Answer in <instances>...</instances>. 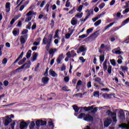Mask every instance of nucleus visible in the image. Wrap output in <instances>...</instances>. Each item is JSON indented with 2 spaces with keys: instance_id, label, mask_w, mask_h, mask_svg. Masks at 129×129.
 <instances>
[{
  "instance_id": "nucleus-1",
  "label": "nucleus",
  "mask_w": 129,
  "mask_h": 129,
  "mask_svg": "<svg viewBox=\"0 0 129 129\" xmlns=\"http://www.w3.org/2000/svg\"><path fill=\"white\" fill-rule=\"evenodd\" d=\"M52 39H53V35L52 34H50L48 35V41H47V39L46 37H44L43 39L42 43H43V44L46 45L47 43V44L46 46V49L47 51H48V50L50 48Z\"/></svg>"
},
{
  "instance_id": "nucleus-2",
  "label": "nucleus",
  "mask_w": 129,
  "mask_h": 129,
  "mask_svg": "<svg viewBox=\"0 0 129 129\" xmlns=\"http://www.w3.org/2000/svg\"><path fill=\"white\" fill-rule=\"evenodd\" d=\"M13 117H14V115L13 114H11L10 115V117L9 116H6V119L4 122V125L5 126H7L10 122L12 121V119L11 118H13Z\"/></svg>"
},
{
  "instance_id": "nucleus-3",
  "label": "nucleus",
  "mask_w": 129,
  "mask_h": 129,
  "mask_svg": "<svg viewBox=\"0 0 129 129\" xmlns=\"http://www.w3.org/2000/svg\"><path fill=\"white\" fill-rule=\"evenodd\" d=\"M36 125L37 127L39 128L40 125L43 126L47 124V121L43 120H38L35 122Z\"/></svg>"
},
{
  "instance_id": "nucleus-4",
  "label": "nucleus",
  "mask_w": 129,
  "mask_h": 129,
  "mask_svg": "<svg viewBox=\"0 0 129 129\" xmlns=\"http://www.w3.org/2000/svg\"><path fill=\"white\" fill-rule=\"evenodd\" d=\"M57 51V49L56 48H51L50 49H49V57L52 58H53V56H54L55 53L56 51Z\"/></svg>"
},
{
  "instance_id": "nucleus-5",
  "label": "nucleus",
  "mask_w": 129,
  "mask_h": 129,
  "mask_svg": "<svg viewBox=\"0 0 129 129\" xmlns=\"http://www.w3.org/2000/svg\"><path fill=\"white\" fill-rule=\"evenodd\" d=\"M84 120L85 121L91 122H93L94 121L93 117L91 114H86L84 118Z\"/></svg>"
},
{
  "instance_id": "nucleus-6",
  "label": "nucleus",
  "mask_w": 129,
  "mask_h": 129,
  "mask_svg": "<svg viewBox=\"0 0 129 129\" xmlns=\"http://www.w3.org/2000/svg\"><path fill=\"white\" fill-rule=\"evenodd\" d=\"M118 114H119V118L122 120L125 119V116L124 112L123 110H122V109H120L118 112Z\"/></svg>"
},
{
  "instance_id": "nucleus-7",
  "label": "nucleus",
  "mask_w": 129,
  "mask_h": 129,
  "mask_svg": "<svg viewBox=\"0 0 129 129\" xmlns=\"http://www.w3.org/2000/svg\"><path fill=\"white\" fill-rule=\"evenodd\" d=\"M112 120L110 118H107L105 120V121L104 122V127H108L109 125L111 123Z\"/></svg>"
},
{
  "instance_id": "nucleus-8",
  "label": "nucleus",
  "mask_w": 129,
  "mask_h": 129,
  "mask_svg": "<svg viewBox=\"0 0 129 129\" xmlns=\"http://www.w3.org/2000/svg\"><path fill=\"white\" fill-rule=\"evenodd\" d=\"M25 38H27L28 35H24L21 36L20 42H21V43L22 44H25L26 42V40H25Z\"/></svg>"
},
{
  "instance_id": "nucleus-9",
  "label": "nucleus",
  "mask_w": 129,
  "mask_h": 129,
  "mask_svg": "<svg viewBox=\"0 0 129 129\" xmlns=\"http://www.w3.org/2000/svg\"><path fill=\"white\" fill-rule=\"evenodd\" d=\"M27 123L24 121H22L20 122V129H26L27 127Z\"/></svg>"
},
{
  "instance_id": "nucleus-10",
  "label": "nucleus",
  "mask_w": 129,
  "mask_h": 129,
  "mask_svg": "<svg viewBox=\"0 0 129 129\" xmlns=\"http://www.w3.org/2000/svg\"><path fill=\"white\" fill-rule=\"evenodd\" d=\"M31 64V61H27V62H25L24 64H23L22 66L23 67V69L25 67V69L26 70H27L30 69Z\"/></svg>"
},
{
  "instance_id": "nucleus-11",
  "label": "nucleus",
  "mask_w": 129,
  "mask_h": 129,
  "mask_svg": "<svg viewBox=\"0 0 129 129\" xmlns=\"http://www.w3.org/2000/svg\"><path fill=\"white\" fill-rule=\"evenodd\" d=\"M86 13H87L86 17L89 18L91 15H93L94 14L93 9L87 10Z\"/></svg>"
},
{
  "instance_id": "nucleus-12",
  "label": "nucleus",
  "mask_w": 129,
  "mask_h": 129,
  "mask_svg": "<svg viewBox=\"0 0 129 129\" xmlns=\"http://www.w3.org/2000/svg\"><path fill=\"white\" fill-rule=\"evenodd\" d=\"M63 53L60 54L58 55V57L56 59V63L57 64H60V62L61 61L62 59L64 58V57H63Z\"/></svg>"
},
{
  "instance_id": "nucleus-13",
  "label": "nucleus",
  "mask_w": 129,
  "mask_h": 129,
  "mask_svg": "<svg viewBox=\"0 0 129 129\" xmlns=\"http://www.w3.org/2000/svg\"><path fill=\"white\" fill-rule=\"evenodd\" d=\"M100 34L98 33V31L97 30V31L94 32L92 34H91L89 36H88V38H91L93 37V36H95V38H97L99 36Z\"/></svg>"
},
{
  "instance_id": "nucleus-14",
  "label": "nucleus",
  "mask_w": 129,
  "mask_h": 129,
  "mask_svg": "<svg viewBox=\"0 0 129 129\" xmlns=\"http://www.w3.org/2000/svg\"><path fill=\"white\" fill-rule=\"evenodd\" d=\"M49 80V78L43 77L41 79V81L43 84H47Z\"/></svg>"
},
{
  "instance_id": "nucleus-15",
  "label": "nucleus",
  "mask_w": 129,
  "mask_h": 129,
  "mask_svg": "<svg viewBox=\"0 0 129 129\" xmlns=\"http://www.w3.org/2000/svg\"><path fill=\"white\" fill-rule=\"evenodd\" d=\"M11 10V3L10 2L6 3V12H10Z\"/></svg>"
},
{
  "instance_id": "nucleus-16",
  "label": "nucleus",
  "mask_w": 129,
  "mask_h": 129,
  "mask_svg": "<svg viewBox=\"0 0 129 129\" xmlns=\"http://www.w3.org/2000/svg\"><path fill=\"white\" fill-rule=\"evenodd\" d=\"M95 82H97L100 85L104 87V84L101 83V79L100 78L97 77L95 79Z\"/></svg>"
},
{
  "instance_id": "nucleus-17",
  "label": "nucleus",
  "mask_w": 129,
  "mask_h": 129,
  "mask_svg": "<svg viewBox=\"0 0 129 129\" xmlns=\"http://www.w3.org/2000/svg\"><path fill=\"white\" fill-rule=\"evenodd\" d=\"M73 108L74 110L75 111V113H78L79 112L80 109H82L83 107H78V106L77 105H74L73 106Z\"/></svg>"
},
{
  "instance_id": "nucleus-18",
  "label": "nucleus",
  "mask_w": 129,
  "mask_h": 129,
  "mask_svg": "<svg viewBox=\"0 0 129 129\" xmlns=\"http://www.w3.org/2000/svg\"><path fill=\"white\" fill-rule=\"evenodd\" d=\"M78 22V20L75 17H73L71 21V23L73 26L77 24Z\"/></svg>"
},
{
  "instance_id": "nucleus-19",
  "label": "nucleus",
  "mask_w": 129,
  "mask_h": 129,
  "mask_svg": "<svg viewBox=\"0 0 129 129\" xmlns=\"http://www.w3.org/2000/svg\"><path fill=\"white\" fill-rule=\"evenodd\" d=\"M49 73L51 74V76L53 77H57L58 75L56 73V72L54 71H53V69H50L49 70Z\"/></svg>"
},
{
  "instance_id": "nucleus-20",
  "label": "nucleus",
  "mask_w": 129,
  "mask_h": 129,
  "mask_svg": "<svg viewBox=\"0 0 129 129\" xmlns=\"http://www.w3.org/2000/svg\"><path fill=\"white\" fill-rule=\"evenodd\" d=\"M94 107V105H92L91 106H89V107H83V108H84V110L85 111H89L90 110H92L93 109V108Z\"/></svg>"
},
{
  "instance_id": "nucleus-21",
  "label": "nucleus",
  "mask_w": 129,
  "mask_h": 129,
  "mask_svg": "<svg viewBox=\"0 0 129 129\" xmlns=\"http://www.w3.org/2000/svg\"><path fill=\"white\" fill-rule=\"evenodd\" d=\"M24 51H22L21 53V54L19 55V56L18 57V58L13 63L14 64H16L21 58H22L24 56Z\"/></svg>"
},
{
  "instance_id": "nucleus-22",
  "label": "nucleus",
  "mask_w": 129,
  "mask_h": 129,
  "mask_svg": "<svg viewBox=\"0 0 129 129\" xmlns=\"http://www.w3.org/2000/svg\"><path fill=\"white\" fill-rule=\"evenodd\" d=\"M36 14H37V13L34 12L33 11H30L28 12V13H27V14H26V16L27 17H28L32 16V15H34L35 16Z\"/></svg>"
},
{
  "instance_id": "nucleus-23",
  "label": "nucleus",
  "mask_w": 129,
  "mask_h": 129,
  "mask_svg": "<svg viewBox=\"0 0 129 129\" xmlns=\"http://www.w3.org/2000/svg\"><path fill=\"white\" fill-rule=\"evenodd\" d=\"M57 38L58 40H60V38L59 37V30L57 29L55 32V35L54 36V39Z\"/></svg>"
},
{
  "instance_id": "nucleus-24",
  "label": "nucleus",
  "mask_w": 129,
  "mask_h": 129,
  "mask_svg": "<svg viewBox=\"0 0 129 129\" xmlns=\"http://www.w3.org/2000/svg\"><path fill=\"white\" fill-rule=\"evenodd\" d=\"M79 50L81 52H84L87 51V48L84 45H82L79 47Z\"/></svg>"
},
{
  "instance_id": "nucleus-25",
  "label": "nucleus",
  "mask_w": 129,
  "mask_h": 129,
  "mask_svg": "<svg viewBox=\"0 0 129 129\" xmlns=\"http://www.w3.org/2000/svg\"><path fill=\"white\" fill-rule=\"evenodd\" d=\"M31 53H32V50H30V49L28 50V52H27L26 53V57L27 59H29L30 58V57L31 56Z\"/></svg>"
},
{
  "instance_id": "nucleus-26",
  "label": "nucleus",
  "mask_w": 129,
  "mask_h": 129,
  "mask_svg": "<svg viewBox=\"0 0 129 129\" xmlns=\"http://www.w3.org/2000/svg\"><path fill=\"white\" fill-rule=\"evenodd\" d=\"M107 60L105 59L103 64V70H104V71H106V70H107Z\"/></svg>"
},
{
  "instance_id": "nucleus-27",
  "label": "nucleus",
  "mask_w": 129,
  "mask_h": 129,
  "mask_svg": "<svg viewBox=\"0 0 129 129\" xmlns=\"http://www.w3.org/2000/svg\"><path fill=\"white\" fill-rule=\"evenodd\" d=\"M33 61H35V60H37V57H38V52H33Z\"/></svg>"
},
{
  "instance_id": "nucleus-28",
  "label": "nucleus",
  "mask_w": 129,
  "mask_h": 129,
  "mask_svg": "<svg viewBox=\"0 0 129 129\" xmlns=\"http://www.w3.org/2000/svg\"><path fill=\"white\" fill-rule=\"evenodd\" d=\"M26 59H27L26 58L24 57L22 60H21L20 61H19L18 64L19 66L23 64L25 62Z\"/></svg>"
},
{
  "instance_id": "nucleus-29",
  "label": "nucleus",
  "mask_w": 129,
  "mask_h": 129,
  "mask_svg": "<svg viewBox=\"0 0 129 129\" xmlns=\"http://www.w3.org/2000/svg\"><path fill=\"white\" fill-rule=\"evenodd\" d=\"M129 23V18H127L126 20H124L121 23V26H124L126 24H128Z\"/></svg>"
},
{
  "instance_id": "nucleus-30",
  "label": "nucleus",
  "mask_w": 129,
  "mask_h": 129,
  "mask_svg": "<svg viewBox=\"0 0 129 129\" xmlns=\"http://www.w3.org/2000/svg\"><path fill=\"white\" fill-rule=\"evenodd\" d=\"M83 13H79L76 14V15H75V17L81 19V18L83 16Z\"/></svg>"
},
{
  "instance_id": "nucleus-31",
  "label": "nucleus",
  "mask_w": 129,
  "mask_h": 129,
  "mask_svg": "<svg viewBox=\"0 0 129 129\" xmlns=\"http://www.w3.org/2000/svg\"><path fill=\"white\" fill-rule=\"evenodd\" d=\"M50 121L48 122L49 125L51 127L52 129H54V123H53V121L51 119H50Z\"/></svg>"
},
{
  "instance_id": "nucleus-32",
  "label": "nucleus",
  "mask_w": 129,
  "mask_h": 129,
  "mask_svg": "<svg viewBox=\"0 0 129 129\" xmlns=\"http://www.w3.org/2000/svg\"><path fill=\"white\" fill-rule=\"evenodd\" d=\"M35 126V124L34 121H32L30 123V125L29 126V128L30 129H34Z\"/></svg>"
},
{
  "instance_id": "nucleus-33",
  "label": "nucleus",
  "mask_w": 129,
  "mask_h": 129,
  "mask_svg": "<svg viewBox=\"0 0 129 129\" xmlns=\"http://www.w3.org/2000/svg\"><path fill=\"white\" fill-rule=\"evenodd\" d=\"M86 115V114L84 113H81V114H80V115L78 116V118L79 119H81L83 118L84 119V117H85V115Z\"/></svg>"
},
{
  "instance_id": "nucleus-34",
  "label": "nucleus",
  "mask_w": 129,
  "mask_h": 129,
  "mask_svg": "<svg viewBox=\"0 0 129 129\" xmlns=\"http://www.w3.org/2000/svg\"><path fill=\"white\" fill-rule=\"evenodd\" d=\"M49 4L50 3L48 2L46 6L44 7V10H46L47 12H49Z\"/></svg>"
},
{
  "instance_id": "nucleus-35",
  "label": "nucleus",
  "mask_w": 129,
  "mask_h": 129,
  "mask_svg": "<svg viewBox=\"0 0 129 129\" xmlns=\"http://www.w3.org/2000/svg\"><path fill=\"white\" fill-rule=\"evenodd\" d=\"M93 30L94 29L92 28L88 29L87 30V36H89V35L93 32Z\"/></svg>"
},
{
  "instance_id": "nucleus-36",
  "label": "nucleus",
  "mask_w": 129,
  "mask_h": 129,
  "mask_svg": "<svg viewBox=\"0 0 129 129\" xmlns=\"http://www.w3.org/2000/svg\"><path fill=\"white\" fill-rule=\"evenodd\" d=\"M120 69H121V71L123 72H127L128 70V68L126 66H120Z\"/></svg>"
},
{
  "instance_id": "nucleus-37",
  "label": "nucleus",
  "mask_w": 129,
  "mask_h": 129,
  "mask_svg": "<svg viewBox=\"0 0 129 129\" xmlns=\"http://www.w3.org/2000/svg\"><path fill=\"white\" fill-rule=\"evenodd\" d=\"M114 24V22H112L111 23L109 24V25L106 26L104 28V30H106L107 29H108L109 27H111L113 24Z\"/></svg>"
},
{
  "instance_id": "nucleus-38",
  "label": "nucleus",
  "mask_w": 129,
  "mask_h": 129,
  "mask_svg": "<svg viewBox=\"0 0 129 129\" xmlns=\"http://www.w3.org/2000/svg\"><path fill=\"white\" fill-rule=\"evenodd\" d=\"M105 60V55L103 54L100 56V61L101 63H102Z\"/></svg>"
},
{
  "instance_id": "nucleus-39",
  "label": "nucleus",
  "mask_w": 129,
  "mask_h": 129,
  "mask_svg": "<svg viewBox=\"0 0 129 129\" xmlns=\"http://www.w3.org/2000/svg\"><path fill=\"white\" fill-rule=\"evenodd\" d=\"M82 81L81 80H79L78 82V83H77V86L76 87V89H78V86H81L82 85Z\"/></svg>"
},
{
  "instance_id": "nucleus-40",
  "label": "nucleus",
  "mask_w": 129,
  "mask_h": 129,
  "mask_svg": "<svg viewBox=\"0 0 129 129\" xmlns=\"http://www.w3.org/2000/svg\"><path fill=\"white\" fill-rule=\"evenodd\" d=\"M31 25H32L31 22H28V25H26V28L27 29L30 30Z\"/></svg>"
},
{
  "instance_id": "nucleus-41",
  "label": "nucleus",
  "mask_w": 129,
  "mask_h": 129,
  "mask_svg": "<svg viewBox=\"0 0 129 129\" xmlns=\"http://www.w3.org/2000/svg\"><path fill=\"white\" fill-rule=\"evenodd\" d=\"M54 24H55V22L54 20H52L50 22V25L51 26V28L52 29L54 28Z\"/></svg>"
},
{
  "instance_id": "nucleus-42",
  "label": "nucleus",
  "mask_w": 129,
  "mask_h": 129,
  "mask_svg": "<svg viewBox=\"0 0 129 129\" xmlns=\"http://www.w3.org/2000/svg\"><path fill=\"white\" fill-rule=\"evenodd\" d=\"M110 61L111 62V64H112V66H113V67L116 66V62H115V60L113 59H110Z\"/></svg>"
},
{
  "instance_id": "nucleus-43",
  "label": "nucleus",
  "mask_w": 129,
  "mask_h": 129,
  "mask_svg": "<svg viewBox=\"0 0 129 129\" xmlns=\"http://www.w3.org/2000/svg\"><path fill=\"white\" fill-rule=\"evenodd\" d=\"M21 16H22V14H18V15H15L13 19L17 21L19 18L21 17Z\"/></svg>"
},
{
  "instance_id": "nucleus-44",
  "label": "nucleus",
  "mask_w": 129,
  "mask_h": 129,
  "mask_svg": "<svg viewBox=\"0 0 129 129\" xmlns=\"http://www.w3.org/2000/svg\"><path fill=\"white\" fill-rule=\"evenodd\" d=\"M100 18V16L96 17L92 19V21H93V22L95 23L98 20H99Z\"/></svg>"
},
{
  "instance_id": "nucleus-45",
  "label": "nucleus",
  "mask_w": 129,
  "mask_h": 129,
  "mask_svg": "<svg viewBox=\"0 0 129 129\" xmlns=\"http://www.w3.org/2000/svg\"><path fill=\"white\" fill-rule=\"evenodd\" d=\"M32 17H27L26 18V19L25 20V22L28 23L32 20Z\"/></svg>"
},
{
  "instance_id": "nucleus-46",
  "label": "nucleus",
  "mask_w": 129,
  "mask_h": 129,
  "mask_svg": "<svg viewBox=\"0 0 129 129\" xmlns=\"http://www.w3.org/2000/svg\"><path fill=\"white\" fill-rule=\"evenodd\" d=\"M100 24H101V20H99L97 21H96L95 23H94V25L97 27Z\"/></svg>"
},
{
  "instance_id": "nucleus-47",
  "label": "nucleus",
  "mask_w": 129,
  "mask_h": 129,
  "mask_svg": "<svg viewBox=\"0 0 129 129\" xmlns=\"http://www.w3.org/2000/svg\"><path fill=\"white\" fill-rule=\"evenodd\" d=\"M105 6V4L104 3H102L100 5H99V8L100 9H103Z\"/></svg>"
},
{
  "instance_id": "nucleus-48",
  "label": "nucleus",
  "mask_w": 129,
  "mask_h": 129,
  "mask_svg": "<svg viewBox=\"0 0 129 129\" xmlns=\"http://www.w3.org/2000/svg\"><path fill=\"white\" fill-rule=\"evenodd\" d=\"M70 0H67L66 4V7L69 8L70 7L71 2H70Z\"/></svg>"
},
{
  "instance_id": "nucleus-49",
  "label": "nucleus",
  "mask_w": 129,
  "mask_h": 129,
  "mask_svg": "<svg viewBox=\"0 0 129 129\" xmlns=\"http://www.w3.org/2000/svg\"><path fill=\"white\" fill-rule=\"evenodd\" d=\"M76 12L75 11V7H73V8L72 9V10H71L69 12V14L72 15L74 14V13H75Z\"/></svg>"
},
{
  "instance_id": "nucleus-50",
  "label": "nucleus",
  "mask_w": 129,
  "mask_h": 129,
  "mask_svg": "<svg viewBox=\"0 0 129 129\" xmlns=\"http://www.w3.org/2000/svg\"><path fill=\"white\" fill-rule=\"evenodd\" d=\"M111 71H112V66H109V67H108V69H107V72L109 74H111Z\"/></svg>"
},
{
  "instance_id": "nucleus-51",
  "label": "nucleus",
  "mask_w": 129,
  "mask_h": 129,
  "mask_svg": "<svg viewBox=\"0 0 129 129\" xmlns=\"http://www.w3.org/2000/svg\"><path fill=\"white\" fill-rule=\"evenodd\" d=\"M23 69H23V66H21L20 67L16 69L15 71L16 72H21V70H23Z\"/></svg>"
},
{
  "instance_id": "nucleus-52",
  "label": "nucleus",
  "mask_w": 129,
  "mask_h": 129,
  "mask_svg": "<svg viewBox=\"0 0 129 129\" xmlns=\"http://www.w3.org/2000/svg\"><path fill=\"white\" fill-rule=\"evenodd\" d=\"M88 37V35L87 34H83L82 35L79 36V38L84 39L85 38H87Z\"/></svg>"
},
{
  "instance_id": "nucleus-53",
  "label": "nucleus",
  "mask_w": 129,
  "mask_h": 129,
  "mask_svg": "<svg viewBox=\"0 0 129 129\" xmlns=\"http://www.w3.org/2000/svg\"><path fill=\"white\" fill-rule=\"evenodd\" d=\"M128 12H129V8H128L125 9V10L122 11V14L124 15Z\"/></svg>"
},
{
  "instance_id": "nucleus-54",
  "label": "nucleus",
  "mask_w": 129,
  "mask_h": 129,
  "mask_svg": "<svg viewBox=\"0 0 129 129\" xmlns=\"http://www.w3.org/2000/svg\"><path fill=\"white\" fill-rule=\"evenodd\" d=\"M98 108V107H95L94 108H93V110H91V112L93 113H95L97 111Z\"/></svg>"
},
{
  "instance_id": "nucleus-55",
  "label": "nucleus",
  "mask_w": 129,
  "mask_h": 129,
  "mask_svg": "<svg viewBox=\"0 0 129 129\" xmlns=\"http://www.w3.org/2000/svg\"><path fill=\"white\" fill-rule=\"evenodd\" d=\"M8 62V59L7 58H5L3 59L2 63L3 64H6Z\"/></svg>"
},
{
  "instance_id": "nucleus-56",
  "label": "nucleus",
  "mask_w": 129,
  "mask_h": 129,
  "mask_svg": "<svg viewBox=\"0 0 129 129\" xmlns=\"http://www.w3.org/2000/svg\"><path fill=\"white\" fill-rule=\"evenodd\" d=\"M36 28H37V24H36V23L34 22L33 23V25L32 26V28H31L32 30H33L35 29Z\"/></svg>"
},
{
  "instance_id": "nucleus-57",
  "label": "nucleus",
  "mask_w": 129,
  "mask_h": 129,
  "mask_svg": "<svg viewBox=\"0 0 129 129\" xmlns=\"http://www.w3.org/2000/svg\"><path fill=\"white\" fill-rule=\"evenodd\" d=\"M64 80L65 82H68L70 80V78L69 77V76H67L65 78H64Z\"/></svg>"
},
{
  "instance_id": "nucleus-58",
  "label": "nucleus",
  "mask_w": 129,
  "mask_h": 129,
  "mask_svg": "<svg viewBox=\"0 0 129 129\" xmlns=\"http://www.w3.org/2000/svg\"><path fill=\"white\" fill-rule=\"evenodd\" d=\"M79 59L82 61V63H84L86 61V59H84V57L83 56L80 57Z\"/></svg>"
},
{
  "instance_id": "nucleus-59",
  "label": "nucleus",
  "mask_w": 129,
  "mask_h": 129,
  "mask_svg": "<svg viewBox=\"0 0 129 129\" xmlns=\"http://www.w3.org/2000/svg\"><path fill=\"white\" fill-rule=\"evenodd\" d=\"M83 9V5H80L78 9H77V11H78L79 12H81L82 10Z\"/></svg>"
},
{
  "instance_id": "nucleus-60",
  "label": "nucleus",
  "mask_w": 129,
  "mask_h": 129,
  "mask_svg": "<svg viewBox=\"0 0 129 129\" xmlns=\"http://www.w3.org/2000/svg\"><path fill=\"white\" fill-rule=\"evenodd\" d=\"M28 32V30L24 29V30H23V31H22V34L25 35V34H27Z\"/></svg>"
},
{
  "instance_id": "nucleus-61",
  "label": "nucleus",
  "mask_w": 129,
  "mask_h": 129,
  "mask_svg": "<svg viewBox=\"0 0 129 129\" xmlns=\"http://www.w3.org/2000/svg\"><path fill=\"white\" fill-rule=\"evenodd\" d=\"M103 97L104 99H108L109 98V96L108 94H103Z\"/></svg>"
},
{
  "instance_id": "nucleus-62",
  "label": "nucleus",
  "mask_w": 129,
  "mask_h": 129,
  "mask_svg": "<svg viewBox=\"0 0 129 129\" xmlns=\"http://www.w3.org/2000/svg\"><path fill=\"white\" fill-rule=\"evenodd\" d=\"M66 55H67V57H68V58H71V57H72V54H71L70 51H68V52L67 53Z\"/></svg>"
},
{
  "instance_id": "nucleus-63",
  "label": "nucleus",
  "mask_w": 129,
  "mask_h": 129,
  "mask_svg": "<svg viewBox=\"0 0 129 129\" xmlns=\"http://www.w3.org/2000/svg\"><path fill=\"white\" fill-rule=\"evenodd\" d=\"M66 70V66L63 64L62 66L61 67V68H60L61 71H64V70Z\"/></svg>"
},
{
  "instance_id": "nucleus-64",
  "label": "nucleus",
  "mask_w": 129,
  "mask_h": 129,
  "mask_svg": "<svg viewBox=\"0 0 129 129\" xmlns=\"http://www.w3.org/2000/svg\"><path fill=\"white\" fill-rule=\"evenodd\" d=\"M68 88V87L67 86H64L62 87V90L64 91H70L71 90H67V89Z\"/></svg>"
}]
</instances>
